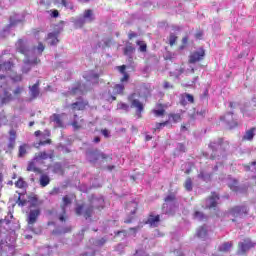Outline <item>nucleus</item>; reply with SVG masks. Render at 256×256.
Returning a JSON list of instances; mask_svg holds the SVG:
<instances>
[{"mask_svg":"<svg viewBox=\"0 0 256 256\" xmlns=\"http://www.w3.org/2000/svg\"><path fill=\"white\" fill-rule=\"evenodd\" d=\"M136 48L133 46V43L126 42L125 47L123 48V54L128 57L127 62L129 65H133V56L135 55Z\"/></svg>","mask_w":256,"mask_h":256,"instance_id":"8","label":"nucleus"},{"mask_svg":"<svg viewBox=\"0 0 256 256\" xmlns=\"http://www.w3.org/2000/svg\"><path fill=\"white\" fill-rule=\"evenodd\" d=\"M177 149H178V151H180L181 153H185V145H183V144H178Z\"/></svg>","mask_w":256,"mask_h":256,"instance_id":"62","label":"nucleus"},{"mask_svg":"<svg viewBox=\"0 0 256 256\" xmlns=\"http://www.w3.org/2000/svg\"><path fill=\"white\" fill-rule=\"evenodd\" d=\"M174 123H179V121H181V115L180 114H172L171 115Z\"/></svg>","mask_w":256,"mask_h":256,"instance_id":"52","label":"nucleus"},{"mask_svg":"<svg viewBox=\"0 0 256 256\" xmlns=\"http://www.w3.org/2000/svg\"><path fill=\"white\" fill-rule=\"evenodd\" d=\"M237 185H239V182L237 180H234L233 184H229V187L232 191H237Z\"/></svg>","mask_w":256,"mask_h":256,"instance_id":"54","label":"nucleus"},{"mask_svg":"<svg viewBox=\"0 0 256 256\" xmlns=\"http://www.w3.org/2000/svg\"><path fill=\"white\" fill-rule=\"evenodd\" d=\"M74 27L75 29H81L83 27V25H85V23H87L85 21V18H83V16H80L79 18H76L74 21Z\"/></svg>","mask_w":256,"mask_h":256,"instance_id":"29","label":"nucleus"},{"mask_svg":"<svg viewBox=\"0 0 256 256\" xmlns=\"http://www.w3.org/2000/svg\"><path fill=\"white\" fill-rule=\"evenodd\" d=\"M186 100H188L189 103H193L195 101L193 95L191 94H186Z\"/></svg>","mask_w":256,"mask_h":256,"instance_id":"63","label":"nucleus"},{"mask_svg":"<svg viewBox=\"0 0 256 256\" xmlns=\"http://www.w3.org/2000/svg\"><path fill=\"white\" fill-rule=\"evenodd\" d=\"M184 187L186 191H193V180H191V178H187Z\"/></svg>","mask_w":256,"mask_h":256,"instance_id":"41","label":"nucleus"},{"mask_svg":"<svg viewBox=\"0 0 256 256\" xmlns=\"http://www.w3.org/2000/svg\"><path fill=\"white\" fill-rule=\"evenodd\" d=\"M87 105H89L87 101L83 100V98H78L76 102L71 104V108L73 111H83Z\"/></svg>","mask_w":256,"mask_h":256,"instance_id":"15","label":"nucleus"},{"mask_svg":"<svg viewBox=\"0 0 256 256\" xmlns=\"http://www.w3.org/2000/svg\"><path fill=\"white\" fill-rule=\"evenodd\" d=\"M15 186L19 189H23V187H25V181H23V178H19L18 181L15 183Z\"/></svg>","mask_w":256,"mask_h":256,"instance_id":"48","label":"nucleus"},{"mask_svg":"<svg viewBox=\"0 0 256 256\" xmlns=\"http://www.w3.org/2000/svg\"><path fill=\"white\" fill-rule=\"evenodd\" d=\"M71 226L58 227L52 231L53 235H65V233H71Z\"/></svg>","mask_w":256,"mask_h":256,"instance_id":"25","label":"nucleus"},{"mask_svg":"<svg viewBox=\"0 0 256 256\" xmlns=\"http://www.w3.org/2000/svg\"><path fill=\"white\" fill-rule=\"evenodd\" d=\"M163 87L164 89H173V85H171V83H169L168 81L164 82Z\"/></svg>","mask_w":256,"mask_h":256,"instance_id":"61","label":"nucleus"},{"mask_svg":"<svg viewBox=\"0 0 256 256\" xmlns=\"http://www.w3.org/2000/svg\"><path fill=\"white\" fill-rule=\"evenodd\" d=\"M203 59H205V49L199 48L198 50L190 54L189 63L191 64L199 63V61H203Z\"/></svg>","mask_w":256,"mask_h":256,"instance_id":"9","label":"nucleus"},{"mask_svg":"<svg viewBox=\"0 0 256 256\" xmlns=\"http://www.w3.org/2000/svg\"><path fill=\"white\" fill-rule=\"evenodd\" d=\"M16 203L19 205V207H25V205H27V200H21V196H19Z\"/></svg>","mask_w":256,"mask_h":256,"instance_id":"50","label":"nucleus"},{"mask_svg":"<svg viewBox=\"0 0 256 256\" xmlns=\"http://www.w3.org/2000/svg\"><path fill=\"white\" fill-rule=\"evenodd\" d=\"M39 215H41V209L37 208L34 210H30L28 215V225L31 231H35L33 229V226L31 225H35V223H37V219H39Z\"/></svg>","mask_w":256,"mask_h":256,"instance_id":"10","label":"nucleus"},{"mask_svg":"<svg viewBox=\"0 0 256 256\" xmlns=\"http://www.w3.org/2000/svg\"><path fill=\"white\" fill-rule=\"evenodd\" d=\"M16 49L19 51V53H22V55H25V57H33L35 55L33 53V50H31V46L29 45V41L19 39L16 42Z\"/></svg>","mask_w":256,"mask_h":256,"instance_id":"5","label":"nucleus"},{"mask_svg":"<svg viewBox=\"0 0 256 256\" xmlns=\"http://www.w3.org/2000/svg\"><path fill=\"white\" fill-rule=\"evenodd\" d=\"M231 247H233V244L231 242H225L219 246L218 251L227 253V251H229V249H231Z\"/></svg>","mask_w":256,"mask_h":256,"instance_id":"34","label":"nucleus"},{"mask_svg":"<svg viewBox=\"0 0 256 256\" xmlns=\"http://www.w3.org/2000/svg\"><path fill=\"white\" fill-rule=\"evenodd\" d=\"M159 221H160L159 215L154 216L153 214H150L146 223L150 225V227H157V224L159 223Z\"/></svg>","mask_w":256,"mask_h":256,"instance_id":"26","label":"nucleus"},{"mask_svg":"<svg viewBox=\"0 0 256 256\" xmlns=\"http://www.w3.org/2000/svg\"><path fill=\"white\" fill-rule=\"evenodd\" d=\"M175 41H177V36H175V34L171 33L170 37H169V43H170L171 47H173V45H175Z\"/></svg>","mask_w":256,"mask_h":256,"instance_id":"49","label":"nucleus"},{"mask_svg":"<svg viewBox=\"0 0 256 256\" xmlns=\"http://www.w3.org/2000/svg\"><path fill=\"white\" fill-rule=\"evenodd\" d=\"M57 37H59V32H50L47 36V41L49 45H57L59 43V39Z\"/></svg>","mask_w":256,"mask_h":256,"instance_id":"18","label":"nucleus"},{"mask_svg":"<svg viewBox=\"0 0 256 256\" xmlns=\"http://www.w3.org/2000/svg\"><path fill=\"white\" fill-rule=\"evenodd\" d=\"M52 171L53 173H56L58 175H63V165L60 162H56L52 165Z\"/></svg>","mask_w":256,"mask_h":256,"instance_id":"28","label":"nucleus"},{"mask_svg":"<svg viewBox=\"0 0 256 256\" xmlns=\"http://www.w3.org/2000/svg\"><path fill=\"white\" fill-rule=\"evenodd\" d=\"M71 203H73V201L66 195L62 198V204L60 205L61 209H62V214L65 215V213H67V207H69V205H71Z\"/></svg>","mask_w":256,"mask_h":256,"instance_id":"23","label":"nucleus"},{"mask_svg":"<svg viewBox=\"0 0 256 256\" xmlns=\"http://www.w3.org/2000/svg\"><path fill=\"white\" fill-rule=\"evenodd\" d=\"M238 247L241 253H247L249 249L255 247V243H252L250 239H245L243 242H239Z\"/></svg>","mask_w":256,"mask_h":256,"instance_id":"14","label":"nucleus"},{"mask_svg":"<svg viewBox=\"0 0 256 256\" xmlns=\"http://www.w3.org/2000/svg\"><path fill=\"white\" fill-rule=\"evenodd\" d=\"M115 233V237H122V239H125L127 237V232L125 230H120Z\"/></svg>","mask_w":256,"mask_h":256,"instance_id":"46","label":"nucleus"},{"mask_svg":"<svg viewBox=\"0 0 256 256\" xmlns=\"http://www.w3.org/2000/svg\"><path fill=\"white\" fill-rule=\"evenodd\" d=\"M198 179H201L202 181H205L206 183H209V181H211V173L201 171L198 174Z\"/></svg>","mask_w":256,"mask_h":256,"instance_id":"33","label":"nucleus"},{"mask_svg":"<svg viewBox=\"0 0 256 256\" xmlns=\"http://www.w3.org/2000/svg\"><path fill=\"white\" fill-rule=\"evenodd\" d=\"M208 233H209V230L207 229V226L204 225V226H200L197 229L196 235L199 239H207Z\"/></svg>","mask_w":256,"mask_h":256,"instance_id":"20","label":"nucleus"},{"mask_svg":"<svg viewBox=\"0 0 256 256\" xmlns=\"http://www.w3.org/2000/svg\"><path fill=\"white\" fill-rule=\"evenodd\" d=\"M194 219H197V221H207V215L201 211H196L194 213Z\"/></svg>","mask_w":256,"mask_h":256,"instance_id":"38","label":"nucleus"},{"mask_svg":"<svg viewBox=\"0 0 256 256\" xmlns=\"http://www.w3.org/2000/svg\"><path fill=\"white\" fill-rule=\"evenodd\" d=\"M136 44L139 47L138 51H140V53H147V43H145V41L138 40Z\"/></svg>","mask_w":256,"mask_h":256,"instance_id":"36","label":"nucleus"},{"mask_svg":"<svg viewBox=\"0 0 256 256\" xmlns=\"http://www.w3.org/2000/svg\"><path fill=\"white\" fill-rule=\"evenodd\" d=\"M27 171H33L34 173H43L41 169L35 166V162H30L28 164Z\"/></svg>","mask_w":256,"mask_h":256,"instance_id":"39","label":"nucleus"},{"mask_svg":"<svg viewBox=\"0 0 256 256\" xmlns=\"http://www.w3.org/2000/svg\"><path fill=\"white\" fill-rule=\"evenodd\" d=\"M9 143H8V148L10 149H15V141L17 139V132L13 129L9 131Z\"/></svg>","mask_w":256,"mask_h":256,"instance_id":"22","label":"nucleus"},{"mask_svg":"<svg viewBox=\"0 0 256 256\" xmlns=\"http://www.w3.org/2000/svg\"><path fill=\"white\" fill-rule=\"evenodd\" d=\"M105 243H107V240L105 238H101V239L95 240L94 245L96 247H103Z\"/></svg>","mask_w":256,"mask_h":256,"instance_id":"45","label":"nucleus"},{"mask_svg":"<svg viewBox=\"0 0 256 256\" xmlns=\"http://www.w3.org/2000/svg\"><path fill=\"white\" fill-rule=\"evenodd\" d=\"M50 121L56 123L57 127H63V121H61V116L59 114H53L50 117Z\"/></svg>","mask_w":256,"mask_h":256,"instance_id":"31","label":"nucleus"},{"mask_svg":"<svg viewBox=\"0 0 256 256\" xmlns=\"http://www.w3.org/2000/svg\"><path fill=\"white\" fill-rule=\"evenodd\" d=\"M131 107H134L136 110V115H138V117H141V113H143V103H141V101H139L138 99H133L132 103H131Z\"/></svg>","mask_w":256,"mask_h":256,"instance_id":"19","label":"nucleus"},{"mask_svg":"<svg viewBox=\"0 0 256 256\" xmlns=\"http://www.w3.org/2000/svg\"><path fill=\"white\" fill-rule=\"evenodd\" d=\"M81 256H95V252L90 249L89 251L84 252Z\"/></svg>","mask_w":256,"mask_h":256,"instance_id":"59","label":"nucleus"},{"mask_svg":"<svg viewBox=\"0 0 256 256\" xmlns=\"http://www.w3.org/2000/svg\"><path fill=\"white\" fill-rule=\"evenodd\" d=\"M207 97H209V90L205 89L204 92H203V94L200 95V99H201L202 101H205V99H207Z\"/></svg>","mask_w":256,"mask_h":256,"instance_id":"55","label":"nucleus"},{"mask_svg":"<svg viewBox=\"0 0 256 256\" xmlns=\"http://www.w3.org/2000/svg\"><path fill=\"white\" fill-rule=\"evenodd\" d=\"M85 155L87 161H89V163L92 165H97V161L99 159H104V161H113V157H111V155H107L101 152V150L93 147L87 148Z\"/></svg>","mask_w":256,"mask_h":256,"instance_id":"3","label":"nucleus"},{"mask_svg":"<svg viewBox=\"0 0 256 256\" xmlns=\"http://www.w3.org/2000/svg\"><path fill=\"white\" fill-rule=\"evenodd\" d=\"M253 137H255V127L247 130L242 137V141H253Z\"/></svg>","mask_w":256,"mask_h":256,"instance_id":"27","label":"nucleus"},{"mask_svg":"<svg viewBox=\"0 0 256 256\" xmlns=\"http://www.w3.org/2000/svg\"><path fill=\"white\" fill-rule=\"evenodd\" d=\"M36 49H37L39 55H41V53H43V51H45V46L43 45V43L39 42Z\"/></svg>","mask_w":256,"mask_h":256,"instance_id":"51","label":"nucleus"},{"mask_svg":"<svg viewBox=\"0 0 256 256\" xmlns=\"http://www.w3.org/2000/svg\"><path fill=\"white\" fill-rule=\"evenodd\" d=\"M39 59H37V56L32 55V56H27L23 60L24 66L22 67V73H29L31 71V67L33 65H37L39 63Z\"/></svg>","mask_w":256,"mask_h":256,"instance_id":"7","label":"nucleus"},{"mask_svg":"<svg viewBox=\"0 0 256 256\" xmlns=\"http://www.w3.org/2000/svg\"><path fill=\"white\" fill-rule=\"evenodd\" d=\"M103 207H105V199L92 196L89 204L78 205L75 212L76 215H83L84 218L89 219L93 217V209H103Z\"/></svg>","mask_w":256,"mask_h":256,"instance_id":"1","label":"nucleus"},{"mask_svg":"<svg viewBox=\"0 0 256 256\" xmlns=\"http://www.w3.org/2000/svg\"><path fill=\"white\" fill-rule=\"evenodd\" d=\"M148 61L153 65H157V63H159V58H157L155 55H150Z\"/></svg>","mask_w":256,"mask_h":256,"instance_id":"47","label":"nucleus"},{"mask_svg":"<svg viewBox=\"0 0 256 256\" xmlns=\"http://www.w3.org/2000/svg\"><path fill=\"white\" fill-rule=\"evenodd\" d=\"M61 4L67 9H73V5L69 4L66 0H61Z\"/></svg>","mask_w":256,"mask_h":256,"instance_id":"56","label":"nucleus"},{"mask_svg":"<svg viewBox=\"0 0 256 256\" xmlns=\"http://www.w3.org/2000/svg\"><path fill=\"white\" fill-rule=\"evenodd\" d=\"M11 101H13V95L7 90H4V97L1 98V103L3 105H6V103H9Z\"/></svg>","mask_w":256,"mask_h":256,"instance_id":"30","label":"nucleus"},{"mask_svg":"<svg viewBox=\"0 0 256 256\" xmlns=\"http://www.w3.org/2000/svg\"><path fill=\"white\" fill-rule=\"evenodd\" d=\"M9 21H10V23L4 29V33H5V31H9V29H11V27H17V25H19V23H21L23 21V15L13 13L10 16Z\"/></svg>","mask_w":256,"mask_h":256,"instance_id":"11","label":"nucleus"},{"mask_svg":"<svg viewBox=\"0 0 256 256\" xmlns=\"http://www.w3.org/2000/svg\"><path fill=\"white\" fill-rule=\"evenodd\" d=\"M25 155H27V145H21L19 147V153H18V157H25Z\"/></svg>","mask_w":256,"mask_h":256,"instance_id":"42","label":"nucleus"},{"mask_svg":"<svg viewBox=\"0 0 256 256\" xmlns=\"http://www.w3.org/2000/svg\"><path fill=\"white\" fill-rule=\"evenodd\" d=\"M230 215L232 217H239L240 219H243V217L247 216L249 214V208L247 206H234L229 210Z\"/></svg>","mask_w":256,"mask_h":256,"instance_id":"6","label":"nucleus"},{"mask_svg":"<svg viewBox=\"0 0 256 256\" xmlns=\"http://www.w3.org/2000/svg\"><path fill=\"white\" fill-rule=\"evenodd\" d=\"M154 113L157 115V117H161L165 115V110L164 109L155 110Z\"/></svg>","mask_w":256,"mask_h":256,"instance_id":"58","label":"nucleus"},{"mask_svg":"<svg viewBox=\"0 0 256 256\" xmlns=\"http://www.w3.org/2000/svg\"><path fill=\"white\" fill-rule=\"evenodd\" d=\"M82 17L86 23H92V21H95V14H93V10L91 9L85 10Z\"/></svg>","mask_w":256,"mask_h":256,"instance_id":"21","label":"nucleus"},{"mask_svg":"<svg viewBox=\"0 0 256 256\" xmlns=\"http://www.w3.org/2000/svg\"><path fill=\"white\" fill-rule=\"evenodd\" d=\"M168 122H162V123H157L156 124V130L159 131V129H163V127H165V125H167Z\"/></svg>","mask_w":256,"mask_h":256,"instance_id":"60","label":"nucleus"},{"mask_svg":"<svg viewBox=\"0 0 256 256\" xmlns=\"http://www.w3.org/2000/svg\"><path fill=\"white\" fill-rule=\"evenodd\" d=\"M28 203H30V207H39V205H41L36 196H29Z\"/></svg>","mask_w":256,"mask_h":256,"instance_id":"35","label":"nucleus"},{"mask_svg":"<svg viewBox=\"0 0 256 256\" xmlns=\"http://www.w3.org/2000/svg\"><path fill=\"white\" fill-rule=\"evenodd\" d=\"M217 201H219V194L213 192L206 201V207H208L209 209L217 207Z\"/></svg>","mask_w":256,"mask_h":256,"instance_id":"16","label":"nucleus"},{"mask_svg":"<svg viewBox=\"0 0 256 256\" xmlns=\"http://www.w3.org/2000/svg\"><path fill=\"white\" fill-rule=\"evenodd\" d=\"M84 79H86L87 83H92V85H95L99 83V74L94 72H88L84 74Z\"/></svg>","mask_w":256,"mask_h":256,"instance_id":"17","label":"nucleus"},{"mask_svg":"<svg viewBox=\"0 0 256 256\" xmlns=\"http://www.w3.org/2000/svg\"><path fill=\"white\" fill-rule=\"evenodd\" d=\"M102 135H104V137H106V138L110 137V132H109V130L103 129V130H102Z\"/></svg>","mask_w":256,"mask_h":256,"instance_id":"64","label":"nucleus"},{"mask_svg":"<svg viewBox=\"0 0 256 256\" xmlns=\"http://www.w3.org/2000/svg\"><path fill=\"white\" fill-rule=\"evenodd\" d=\"M209 149L212 151L210 159H212V161H221V159H225V157H227L226 151L229 149V144L227 142H223V139L219 138L210 142Z\"/></svg>","mask_w":256,"mask_h":256,"instance_id":"2","label":"nucleus"},{"mask_svg":"<svg viewBox=\"0 0 256 256\" xmlns=\"http://www.w3.org/2000/svg\"><path fill=\"white\" fill-rule=\"evenodd\" d=\"M11 69H13V62L11 60L0 64V71H11Z\"/></svg>","mask_w":256,"mask_h":256,"instance_id":"32","label":"nucleus"},{"mask_svg":"<svg viewBox=\"0 0 256 256\" xmlns=\"http://www.w3.org/2000/svg\"><path fill=\"white\" fill-rule=\"evenodd\" d=\"M124 89H125V86L123 84H116L114 86V93L116 95H121V93H123Z\"/></svg>","mask_w":256,"mask_h":256,"instance_id":"40","label":"nucleus"},{"mask_svg":"<svg viewBox=\"0 0 256 256\" xmlns=\"http://www.w3.org/2000/svg\"><path fill=\"white\" fill-rule=\"evenodd\" d=\"M12 81L19 83V81H23V77L21 75H15L14 77H12Z\"/></svg>","mask_w":256,"mask_h":256,"instance_id":"57","label":"nucleus"},{"mask_svg":"<svg viewBox=\"0 0 256 256\" xmlns=\"http://www.w3.org/2000/svg\"><path fill=\"white\" fill-rule=\"evenodd\" d=\"M69 93L70 95H83V93H87V86L78 82L70 89Z\"/></svg>","mask_w":256,"mask_h":256,"instance_id":"13","label":"nucleus"},{"mask_svg":"<svg viewBox=\"0 0 256 256\" xmlns=\"http://www.w3.org/2000/svg\"><path fill=\"white\" fill-rule=\"evenodd\" d=\"M164 201L162 213H164V215H175V211L177 210V198L175 194H169Z\"/></svg>","mask_w":256,"mask_h":256,"instance_id":"4","label":"nucleus"},{"mask_svg":"<svg viewBox=\"0 0 256 256\" xmlns=\"http://www.w3.org/2000/svg\"><path fill=\"white\" fill-rule=\"evenodd\" d=\"M25 91V88L23 86H17L16 89L13 91V95L15 97H18V95H21Z\"/></svg>","mask_w":256,"mask_h":256,"instance_id":"44","label":"nucleus"},{"mask_svg":"<svg viewBox=\"0 0 256 256\" xmlns=\"http://www.w3.org/2000/svg\"><path fill=\"white\" fill-rule=\"evenodd\" d=\"M221 121H225L228 129H235L237 127V121L233 118V112H228L224 116L220 117Z\"/></svg>","mask_w":256,"mask_h":256,"instance_id":"12","label":"nucleus"},{"mask_svg":"<svg viewBox=\"0 0 256 256\" xmlns=\"http://www.w3.org/2000/svg\"><path fill=\"white\" fill-rule=\"evenodd\" d=\"M50 181H51V179L49 178V176H47L45 174L41 175V177H40V185L42 187H47L49 185Z\"/></svg>","mask_w":256,"mask_h":256,"instance_id":"37","label":"nucleus"},{"mask_svg":"<svg viewBox=\"0 0 256 256\" xmlns=\"http://www.w3.org/2000/svg\"><path fill=\"white\" fill-rule=\"evenodd\" d=\"M31 99H37L39 97V82L35 83L33 86L29 87Z\"/></svg>","mask_w":256,"mask_h":256,"instance_id":"24","label":"nucleus"},{"mask_svg":"<svg viewBox=\"0 0 256 256\" xmlns=\"http://www.w3.org/2000/svg\"><path fill=\"white\" fill-rule=\"evenodd\" d=\"M49 158V154H47V152H40L38 154V156H35L33 161H39V159H48Z\"/></svg>","mask_w":256,"mask_h":256,"instance_id":"43","label":"nucleus"},{"mask_svg":"<svg viewBox=\"0 0 256 256\" xmlns=\"http://www.w3.org/2000/svg\"><path fill=\"white\" fill-rule=\"evenodd\" d=\"M41 145H51V139H47V140H44V141H40V142L38 143V146H36L37 149H39V147H41Z\"/></svg>","mask_w":256,"mask_h":256,"instance_id":"53","label":"nucleus"}]
</instances>
